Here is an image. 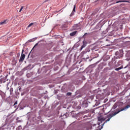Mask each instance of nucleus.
Here are the masks:
<instances>
[{
  "label": "nucleus",
  "instance_id": "obj_1",
  "mask_svg": "<svg viewBox=\"0 0 130 130\" xmlns=\"http://www.w3.org/2000/svg\"><path fill=\"white\" fill-rule=\"evenodd\" d=\"M123 56V50L120 49L118 51L116 52L115 56H114L115 59H117L118 58H121Z\"/></svg>",
  "mask_w": 130,
  "mask_h": 130
},
{
  "label": "nucleus",
  "instance_id": "obj_2",
  "mask_svg": "<svg viewBox=\"0 0 130 130\" xmlns=\"http://www.w3.org/2000/svg\"><path fill=\"white\" fill-rule=\"evenodd\" d=\"M50 49H51V46L50 45H47L41 49V52L42 53H46L47 50H50Z\"/></svg>",
  "mask_w": 130,
  "mask_h": 130
},
{
  "label": "nucleus",
  "instance_id": "obj_3",
  "mask_svg": "<svg viewBox=\"0 0 130 130\" xmlns=\"http://www.w3.org/2000/svg\"><path fill=\"white\" fill-rule=\"evenodd\" d=\"M25 56H26V55H25V54H23V53H22L21 55L20 58V59H19V62H22V61H23L25 59Z\"/></svg>",
  "mask_w": 130,
  "mask_h": 130
},
{
  "label": "nucleus",
  "instance_id": "obj_4",
  "mask_svg": "<svg viewBox=\"0 0 130 130\" xmlns=\"http://www.w3.org/2000/svg\"><path fill=\"white\" fill-rule=\"evenodd\" d=\"M88 43L85 40L83 41V45L81 47V50L83 49V48H85V47L86 46Z\"/></svg>",
  "mask_w": 130,
  "mask_h": 130
},
{
  "label": "nucleus",
  "instance_id": "obj_5",
  "mask_svg": "<svg viewBox=\"0 0 130 130\" xmlns=\"http://www.w3.org/2000/svg\"><path fill=\"white\" fill-rule=\"evenodd\" d=\"M122 64V60H119L118 62L115 65V68H118V67H120L121 65Z\"/></svg>",
  "mask_w": 130,
  "mask_h": 130
},
{
  "label": "nucleus",
  "instance_id": "obj_6",
  "mask_svg": "<svg viewBox=\"0 0 130 130\" xmlns=\"http://www.w3.org/2000/svg\"><path fill=\"white\" fill-rule=\"evenodd\" d=\"M75 13H76V5L74 6L73 10L70 14V17H72V16H74L75 15Z\"/></svg>",
  "mask_w": 130,
  "mask_h": 130
},
{
  "label": "nucleus",
  "instance_id": "obj_7",
  "mask_svg": "<svg viewBox=\"0 0 130 130\" xmlns=\"http://www.w3.org/2000/svg\"><path fill=\"white\" fill-rule=\"evenodd\" d=\"M99 11V9L98 8H96L93 11V12L91 14V16H95V15H96V14L98 13Z\"/></svg>",
  "mask_w": 130,
  "mask_h": 130
},
{
  "label": "nucleus",
  "instance_id": "obj_8",
  "mask_svg": "<svg viewBox=\"0 0 130 130\" xmlns=\"http://www.w3.org/2000/svg\"><path fill=\"white\" fill-rule=\"evenodd\" d=\"M130 0H123V1H118L116 2V4H118V3H130Z\"/></svg>",
  "mask_w": 130,
  "mask_h": 130
},
{
  "label": "nucleus",
  "instance_id": "obj_9",
  "mask_svg": "<svg viewBox=\"0 0 130 130\" xmlns=\"http://www.w3.org/2000/svg\"><path fill=\"white\" fill-rule=\"evenodd\" d=\"M61 116L62 119H64V118H67L68 117V113H67L66 114H61Z\"/></svg>",
  "mask_w": 130,
  "mask_h": 130
},
{
  "label": "nucleus",
  "instance_id": "obj_10",
  "mask_svg": "<svg viewBox=\"0 0 130 130\" xmlns=\"http://www.w3.org/2000/svg\"><path fill=\"white\" fill-rule=\"evenodd\" d=\"M0 81L1 82H2V83H6L7 81H9V79H5V78H1Z\"/></svg>",
  "mask_w": 130,
  "mask_h": 130
},
{
  "label": "nucleus",
  "instance_id": "obj_11",
  "mask_svg": "<svg viewBox=\"0 0 130 130\" xmlns=\"http://www.w3.org/2000/svg\"><path fill=\"white\" fill-rule=\"evenodd\" d=\"M7 20H5L4 21H2L0 22V25L3 26V25H5V24H7Z\"/></svg>",
  "mask_w": 130,
  "mask_h": 130
},
{
  "label": "nucleus",
  "instance_id": "obj_12",
  "mask_svg": "<svg viewBox=\"0 0 130 130\" xmlns=\"http://www.w3.org/2000/svg\"><path fill=\"white\" fill-rule=\"evenodd\" d=\"M24 9V6H21L20 8H17V11H19V13H21V12H22V11L23 10V9Z\"/></svg>",
  "mask_w": 130,
  "mask_h": 130
},
{
  "label": "nucleus",
  "instance_id": "obj_13",
  "mask_svg": "<svg viewBox=\"0 0 130 130\" xmlns=\"http://www.w3.org/2000/svg\"><path fill=\"white\" fill-rule=\"evenodd\" d=\"M77 31H73L70 34V36H75L77 34Z\"/></svg>",
  "mask_w": 130,
  "mask_h": 130
},
{
  "label": "nucleus",
  "instance_id": "obj_14",
  "mask_svg": "<svg viewBox=\"0 0 130 130\" xmlns=\"http://www.w3.org/2000/svg\"><path fill=\"white\" fill-rule=\"evenodd\" d=\"M121 69H123V66H121L120 67H119V68H116L115 69V71H119L120 70H121Z\"/></svg>",
  "mask_w": 130,
  "mask_h": 130
},
{
  "label": "nucleus",
  "instance_id": "obj_15",
  "mask_svg": "<svg viewBox=\"0 0 130 130\" xmlns=\"http://www.w3.org/2000/svg\"><path fill=\"white\" fill-rule=\"evenodd\" d=\"M33 25H34V23H31L30 24H29L27 26V28H30V27H31V26H33Z\"/></svg>",
  "mask_w": 130,
  "mask_h": 130
},
{
  "label": "nucleus",
  "instance_id": "obj_16",
  "mask_svg": "<svg viewBox=\"0 0 130 130\" xmlns=\"http://www.w3.org/2000/svg\"><path fill=\"white\" fill-rule=\"evenodd\" d=\"M71 95H72V93L71 92H68L67 93V96H71Z\"/></svg>",
  "mask_w": 130,
  "mask_h": 130
},
{
  "label": "nucleus",
  "instance_id": "obj_17",
  "mask_svg": "<svg viewBox=\"0 0 130 130\" xmlns=\"http://www.w3.org/2000/svg\"><path fill=\"white\" fill-rule=\"evenodd\" d=\"M129 107H130V105H127V106H126V110L127 109H128V108H129Z\"/></svg>",
  "mask_w": 130,
  "mask_h": 130
},
{
  "label": "nucleus",
  "instance_id": "obj_18",
  "mask_svg": "<svg viewBox=\"0 0 130 130\" xmlns=\"http://www.w3.org/2000/svg\"><path fill=\"white\" fill-rule=\"evenodd\" d=\"M9 76V75H7L6 76H5V77H4V78H5V79H6L7 80V79H8V76Z\"/></svg>",
  "mask_w": 130,
  "mask_h": 130
},
{
  "label": "nucleus",
  "instance_id": "obj_19",
  "mask_svg": "<svg viewBox=\"0 0 130 130\" xmlns=\"http://www.w3.org/2000/svg\"><path fill=\"white\" fill-rule=\"evenodd\" d=\"M37 45H38V43L36 44L34 46V47H33V48H35V47H36V46H37Z\"/></svg>",
  "mask_w": 130,
  "mask_h": 130
},
{
  "label": "nucleus",
  "instance_id": "obj_20",
  "mask_svg": "<svg viewBox=\"0 0 130 130\" xmlns=\"http://www.w3.org/2000/svg\"><path fill=\"white\" fill-rule=\"evenodd\" d=\"M89 67H91V68H94L95 67V64H92V65H90Z\"/></svg>",
  "mask_w": 130,
  "mask_h": 130
},
{
  "label": "nucleus",
  "instance_id": "obj_21",
  "mask_svg": "<svg viewBox=\"0 0 130 130\" xmlns=\"http://www.w3.org/2000/svg\"><path fill=\"white\" fill-rule=\"evenodd\" d=\"M10 93H13V88L10 89Z\"/></svg>",
  "mask_w": 130,
  "mask_h": 130
},
{
  "label": "nucleus",
  "instance_id": "obj_22",
  "mask_svg": "<svg viewBox=\"0 0 130 130\" xmlns=\"http://www.w3.org/2000/svg\"><path fill=\"white\" fill-rule=\"evenodd\" d=\"M16 104H18V102L17 101L14 103V106H15V105H16Z\"/></svg>",
  "mask_w": 130,
  "mask_h": 130
},
{
  "label": "nucleus",
  "instance_id": "obj_23",
  "mask_svg": "<svg viewBox=\"0 0 130 130\" xmlns=\"http://www.w3.org/2000/svg\"><path fill=\"white\" fill-rule=\"evenodd\" d=\"M74 29H77V25L74 26Z\"/></svg>",
  "mask_w": 130,
  "mask_h": 130
},
{
  "label": "nucleus",
  "instance_id": "obj_24",
  "mask_svg": "<svg viewBox=\"0 0 130 130\" xmlns=\"http://www.w3.org/2000/svg\"><path fill=\"white\" fill-rule=\"evenodd\" d=\"M21 86H19V87H18V90H19V91H20V90H21Z\"/></svg>",
  "mask_w": 130,
  "mask_h": 130
},
{
  "label": "nucleus",
  "instance_id": "obj_25",
  "mask_svg": "<svg viewBox=\"0 0 130 130\" xmlns=\"http://www.w3.org/2000/svg\"><path fill=\"white\" fill-rule=\"evenodd\" d=\"M49 0H45L44 3H47V2H49Z\"/></svg>",
  "mask_w": 130,
  "mask_h": 130
},
{
  "label": "nucleus",
  "instance_id": "obj_26",
  "mask_svg": "<svg viewBox=\"0 0 130 130\" xmlns=\"http://www.w3.org/2000/svg\"><path fill=\"white\" fill-rule=\"evenodd\" d=\"M24 52V49H22V54H23V53Z\"/></svg>",
  "mask_w": 130,
  "mask_h": 130
},
{
  "label": "nucleus",
  "instance_id": "obj_27",
  "mask_svg": "<svg viewBox=\"0 0 130 130\" xmlns=\"http://www.w3.org/2000/svg\"><path fill=\"white\" fill-rule=\"evenodd\" d=\"M28 41H29V42H31L32 41L31 40H30Z\"/></svg>",
  "mask_w": 130,
  "mask_h": 130
},
{
  "label": "nucleus",
  "instance_id": "obj_28",
  "mask_svg": "<svg viewBox=\"0 0 130 130\" xmlns=\"http://www.w3.org/2000/svg\"><path fill=\"white\" fill-rule=\"evenodd\" d=\"M127 68V66H126L124 68V69H126Z\"/></svg>",
  "mask_w": 130,
  "mask_h": 130
},
{
  "label": "nucleus",
  "instance_id": "obj_29",
  "mask_svg": "<svg viewBox=\"0 0 130 130\" xmlns=\"http://www.w3.org/2000/svg\"><path fill=\"white\" fill-rule=\"evenodd\" d=\"M100 123H101L100 122L98 123L99 125H100Z\"/></svg>",
  "mask_w": 130,
  "mask_h": 130
},
{
  "label": "nucleus",
  "instance_id": "obj_30",
  "mask_svg": "<svg viewBox=\"0 0 130 130\" xmlns=\"http://www.w3.org/2000/svg\"><path fill=\"white\" fill-rule=\"evenodd\" d=\"M63 9H64V7H63L62 9H61V10H63Z\"/></svg>",
  "mask_w": 130,
  "mask_h": 130
},
{
  "label": "nucleus",
  "instance_id": "obj_31",
  "mask_svg": "<svg viewBox=\"0 0 130 130\" xmlns=\"http://www.w3.org/2000/svg\"><path fill=\"white\" fill-rule=\"evenodd\" d=\"M96 17H98V15H96Z\"/></svg>",
  "mask_w": 130,
  "mask_h": 130
},
{
  "label": "nucleus",
  "instance_id": "obj_32",
  "mask_svg": "<svg viewBox=\"0 0 130 130\" xmlns=\"http://www.w3.org/2000/svg\"><path fill=\"white\" fill-rule=\"evenodd\" d=\"M86 34H87V33L85 34V35H86Z\"/></svg>",
  "mask_w": 130,
  "mask_h": 130
}]
</instances>
